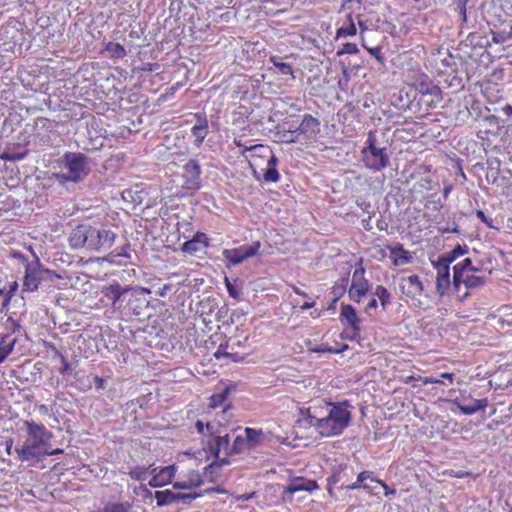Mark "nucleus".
<instances>
[{"label":"nucleus","instance_id":"nucleus-5","mask_svg":"<svg viewBox=\"0 0 512 512\" xmlns=\"http://www.w3.org/2000/svg\"><path fill=\"white\" fill-rule=\"evenodd\" d=\"M60 182H82L91 172L89 158L80 152H66L62 157Z\"/></svg>","mask_w":512,"mask_h":512},{"label":"nucleus","instance_id":"nucleus-61","mask_svg":"<svg viewBox=\"0 0 512 512\" xmlns=\"http://www.w3.org/2000/svg\"><path fill=\"white\" fill-rule=\"evenodd\" d=\"M378 306V302L375 298H372L369 303L367 304V306L365 307V311L366 312H369L371 309H376Z\"/></svg>","mask_w":512,"mask_h":512},{"label":"nucleus","instance_id":"nucleus-2","mask_svg":"<svg viewBox=\"0 0 512 512\" xmlns=\"http://www.w3.org/2000/svg\"><path fill=\"white\" fill-rule=\"evenodd\" d=\"M116 233L107 225H78L71 233L69 242L73 248L106 252L114 244Z\"/></svg>","mask_w":512,"mask_h":512},{"label":"nucleus","instance_id":"nucleus-44","mask_svg":"<svg viewBox=\"0 0 512 512\" xmlns=\"http://www.w3.org/2000/svg\"><path fill=\"white\" fill-rule=\"evenodd\" d=\"M358 52L359 49L355 43L347 42L343 44L342 49L337 52V55L341 56L343 54H356Z\"/></svg>","mask_w":512,"mask_h":512},{"label":"nucleus","instance_id":"nucleus-14","mask_svg":"<svg viewBox=\"0 0 512 512\" xmlns=\"http://www.w3.org/2000/svg\"><path fill=\"white\" fill-rule=\"evenodd\" d=\"M320 122L310 114H305L300 125L293 131H288L291 136L295 133L303 134L307 137L315 136L320 132Z\"/></svg>","mask_w":512,"mask_h":512},{"label":"nucleus","instance_id":"nucleus-4","mask_svg":"<svg viewBox=\"0 0 512 512\" xmlns=\"http://www.w3.org/2000/svg\"><path fill=\"white\" fill-rule=\"evenodd\" d=\"M364 166L374 172H379L390 165L387 147H380L376 130H370L363 148L360 151Z\"/></svg>","mask_w":512,"mask_h":512},{"label":"nucleus","instance_id":"nucleus-39","mask_svg":"<svg viewBox=\"0 0 512 512\" xmlns=\"http://www.w3.org/2000/svg\"><path fill=\"white\" fill-rule=\"evenodd\" d=\"M349 25L347 27H341L337 30V37L340 36H354L357 33L356 26L352 20V16H348Z\"/></svg>","mask_w":512,"mask_h":512},{"label":"nucleus","instance_id":"nucleus-37","mask_svg":"<svg viewBox=\"0 0 512 512\" xmlns=\"http://www.w3.org/2000/svg\"><path fill=\"white\" fill-rule=\"evenodd\" d=\"M231 389V386H226L221 393L213 395L211 397L210 407L216 408L221 405L227 399Z\"/></svg>","mask_w":512,"mask_h":512},{"label":"nucleus","instance_id":"nucleus-38","mask_svg":"<svg viewBox=\"0 0 512 512\" xmlns=\"http://www.w3.org/2000/svg\"><path fill=\"white\" fill-rule=\"evenodd\" d=\"M484 37H482L481 35H479L478 33L476 32H471L468 34V36L466 37V43L467 45H470L472 47H485L486 45H489V42L486 41V43H484Z\"/></svg>","mask_w":512,"mask_h":512},{"label":"nucleus","instance_id":"nucleus-24","mask_svg":"<svg viewBox=\"0 0 512 512\" xmlns=\"http://www.w3.org/2000/svg\"><path fill=\"white\" fill-rule=\"evenodd\" d=\"M408 284L407 296L415 297L423 292V284L417 275H410L405 279Z\"/></svg>","mask_w":512,"mask_h":512},{"label":"nucleus","instance_id":"nucleus-51","mask_svg":"<svg viewBox=\"0 0 512 512\" xmlns=\"http://www.w3.org/2000/svg\"><path fill=\"white\" fill-rule=\"evenodd\" d=\"M366 294L367 293L364 292L363 290H358V289H355L352 287H350V289L348 291V295H349L350 299L355 302H360L361 297Z\"/></svg>","mask_w":512,"mask_h":512},{"label":"nucleus","instance_id":"nucleus-55","mask_svg":"<svg viewBox=\"0 0 512 512\" xmlns=\"http://www.w3.org/2000/svg\"><path fill=\"white\" fill-rule=\"evenodd\" d=\"M56 353L61 358V363H62V367L59 369V373L62 374V375H65L66 373H68L70 371L71 365H70V363H68L65 360L63 355H61L58 351Z\"/></svg>","mask_w":512,"mask_h":512},{"label":"nucleus","instance_id":"nucleus-57","mask_svg":"<svg viewBox=\"0 0 512 512\" xmlns=\"http://www.w3.org/2000/svg\"><path fill=\"white\" fill-rule=\"evenodd\" d=\"M172 285L171 284H165L163 287L159 288L158 291H156V295L160 297H165L170 291H171Z\"/></svg>","mask_w":512,"mask_h":512},{"label":"nucleus","instance_id":"nucleus-36","mask_svg":"<svg viewBox=\"0 0 512 512\" xmlns=\"http://www.w3.org/2000/svg\"><path fill=\"white\" fill-rule=\"evenodd\" d=\"M228 347V345H223L221 344L217 351L214 353V357L216 359H220L221 357H227V358H231L233 362H239L243 359L242 356L238 355L237 353H231V352H227L226 351V348Z\"/></svg>","mask_w":512,"mask_h":512},{"label":"nucleus","instance_id":"nucleus-64","mask_svg":"<svg viewBox=\"0 0 512 512\" xmlns=\"http://www.w3.org/2000/svg\"><path fill=\"white\" fill-rule=\"evenodd\" d=\"M139 488L143 491V496L145 498L153 496L152 492L145 485L141 484Z\"/></svg>","mask_w":512,"mask_h":512},{"label":"nucleus","instance_id":"nucleus-40","mask_svg":"<svg viewBox=\"0 0 512 512\" xmlns=\"http://www.w3.org/2000/svg\"><path fill=\"white\" fill-rule=\"evenodd\" d=\"M129 476L137 481H144L148 477V469L145 467H134L130 470Z\"/></svg>","mask_w":512,"mask_h":512},{"label":"nucleus","instance_id":"nucleus-32","mask_svg":"<svg viewBox=\"0 0 512 512\" xmlns=\"http://www.w3.org/2000/svg\"><path fill=\"white\" fill-rule=\"evenodd\" d=\"M16 343V338L12 337L10 334H6L0 339V352L4 354V356H8Z\"/></svg>","mask_w":512,"mask_h":512},{"label":"nucleus","instance_id":"nucleus-7","mask_svg":"<svg viewBox=\"0 0 512 512\" xmlns=\"http://www.w3.org/2000/svg\"><path fill=\"white\" fill-rule=\"evenodd\" d=\"M53 272L40 266L38 258L32 263L25 265V276L23 287L25 291H36L42 281L49 280Z\"/></svg>","mask_w":512,"mask_h":512},{"label":"nucleus","instance_id":"nucleus-33","mask_svg":"<svg viewBox=\"0 0 512 512\" xmlns=\"http://www.w3.org/2000/svg\"><path fill=\"white\" fill-rule=\"evenodd\" d=\"M467 273L462 270V267L454 265L453 266V286L455 290H459L461 285H465V276Z\"/></svg>","mask_w":512,"mask_h":512},{"label":"nucleus","instance_id":"nucleus-19","mask_svg":"<svg viewBox=\"0 0 512 512\" xmlns=\"http://www.w3.org/2000/svg\"><path fill=\"white\" fill-rule=\"evenodd\" d=\"M229 441L230 439L228 434L225 436L216 435L213 439L208 441L207 449L214 457H218L222 450L224 452L230 451L231 446L229 445Z\"/></svg>","mask_w":512,"mask_h":512},{"label":"nucleus","instance_id":"nucleus-3","mask_svg":"<svg viewBox=\"0 0 512 512\" xmlns=\"http://www.w3.org/2000/svg\"><path fill=\"white\" fill-rule=\"evenodd\" d=\"M26 425L28 438L16 452L22 461L39 460L43 456L42 447L49 443L52 433L43 424L27 421Z\"/></svg>","mask_w":512,"mask_h":512},{"label":"nucleus","instance_id":"nucleus-52","mask_svg":"<svg viewBox=\"0 0 512 512\" xmlns=\"http://www.w3.org/2000/svg\"><path fill=\"white\" fill-rule=\"evenodd\" d=\"M476 216L483 222L485 223L489 228H496L494 225H493V219L492 218H488L486 217L485 213L482 211V210H477L476 211Z\"/></svg>","mask_w":512,"mask_h":512},{"label":"nucleus","instance_id":"nucleus-29","mask_svg":"<svg viewBox=\"0 0 512 512\" xmlns=\"http://www.w3.org/2000/svg\"><path fill=\"white\" fill-rule=\"evenodd\" d=\"M487 277L467 274L465 276V287L467 289H480L485 286Z\"/></svg>","mask_w":512,"mask_h":512},{"label":"nucleus","instance_id":"nucleus-27","mask_svg":"<svg viewBox=\"0 0 512 512\" xmlns=\"http://www.w3.org/2000/svg\"><path fill=\"white\" fill-rule=\"evenodd\" d=\"M222 254L223 257L228 260L231 265H238L245 261L243 256V248L224 249Z\"/></svg>","mask_w":512,"mask_h":512},{"label":"nucleus","instance_id":"nucleus-60","mask_svg":"<svg viewBox=\"0 0 512 512\" xmlns=\"http://www.w3.org/2000/svg\"><path fill=\"white\" fill-rule=\"evenodd\" d=\"M195 427L197 429V432L201 435L205 434V425L201 420H197L195 423Z\"/></svg>","mask_w":512,"mask_h":512},{"label":"nucleus","instance_id":"nucleus-9","mask_svg":"<svg viewBox=\"0 0 512 512\" xmlns=\"http://www.w3.org/2000/svg\"><path fill=\"white\" fill-rule=\"evenodd\" d=\"M199 496H201V493H176L169 489L154 493L158 507L168 506L173 503L189 504L192 499H196Z\"/></svg>","mask_w":512,"mask_h":512},{"label":"nucleus","instance_id":"nucleus-59","mask_svg":"<svg viewBox=\"0 0 512 512\" xmlns=\"http://www.w3.org/2000/svg\"><path fill=\"white\" fill-rule=\"evenodd\" d=\"M105 380L99 376H94V384L98 389H104Z\"/></svg>","mask_w":512,"mask_h":512},{"label":"nucleus","instance_id":"nucleus-16","mask_svg":"<svg viewBox=\"0 0 512 512\" xmlns=\"http://www.w3.org/2000/svg\"><path fill=\"white\" fill-rule=\"evenodd\" d=\"M197 123L191 128V134L195 138L194 145L200 147L208 134V120L205 115L196 114Z\"/></svg>","mask_w":512,"mask_h":512},{"label":"nucleus","instance_id":"nucleus-41","mask_svg":"<svg viewBox=\"0 0 512 512\" xmlns=\"http://www.w3.org/2000/svg\"><path fill=\"white\" fill-rule=\"evenodd\" d=\"M260 242L256 241L253 242L250 246H241L240 248H243V256L246 259L253 257L258 254V251L260 249Z\"/></svg>","mask_w":512,"mask_h":512},{"label":"nucleus","instance_id":"nucleus-35","mask_svg":"<svg viewBox=\"0 0 512 512\" xmlns=\"http://www.w3.org/2000/svg\"><path fill=\"white\" fill-rule=\"evenodd\" d=\"M468 252V248L466 245L461 246L460 244H457L451 251L444 253L446 256L447 262H454L458 257L466 254Z\"/></svg>","mask_w":512,"mask_h":512},{"label":"nucleus","instance_id":"nucleus-47","mask_svg":"<svg viewBox=\"0 0 512 512\" xmlns=\"http://www.w3.org/2000/svg\"><path fill=\"white\" fill-rule=\"evenodd\" d=\"M230 456L231 455H227V452H225L224 457H220V454H219L218 457H215L216 460L213 463H211L209 466H207L206 469H214L215 467H221V466L230 464V461H229Z\"/></svg>","mask_w":512,"mask_h":512},{"label":"nucleus","instance_id":"nucleus-10","mask_svg":"<svg viewBox=\"0 0 512 512\" xmlns=\"http://www.w3.org/2000/svg\"><path fill=\"white\" fill-rule=\"evenodd\" d=\"M202 169L198 160L190 159L183 165V178L185 187L189 190H198L201 187Z\"/></svg>","mask_w":512,"mask_h":512},{"label":"nucleus","instance_id":"nucleus-20","mask_svg":"<svg viewBox=\"0 0 512 512\" xmlns=\"http://www.w3.org/2000/svg\"><path fill=\"white\" fill-rule=\"evenodd\" d=\"M373 474H374L373 471H369V470L362 471L358 474L357 481L352 484L346 485L345 488L347 490H355V489L363 488V489L367 490L368 492L372 493L374 490V487L369 486V483H367L366 481L369 480L370 482H375L376 479L373 477Z\"/></svg>","mask_w":512,"mask_h":512},{"label":"nucleus","instance_id":"nucleus-18","mask_svg":"<svg viewBox=\"0 0 512 512\" xmlns=\"http://www.w3.org/2000/svg\"><path fill=\"white\" fill-rule=\"evenodd\" d=\"M341 321H346V323L355 331V334H360V322L361 319L357 315V312L354 307L349 304L341 305L340 312Z\"/></svg>","mask_w":512,"mask_h":512},{"label":"nucleus","instance_id":"nucleus-63","mask_svg":"<svg viewBox=\"0 0 512 512\" xmlns=\"http://www.w3.org/2000/svg\"><path fill=\"white\" fill-rule=\"evenodd\" d=\"M205 430L207 431V433L210 435V436H216V430H215V427L211 424V423H207L205 425Z\"/></svg>","mask_w":512,"mask_h":512},{"label":"nucleus","instance_id":"nucleus-12","mask_svg":"<svg viewBox=\"0 0 512 512\" xmlns=\"http://www.w3.org/2000/svg\"><path fill=\"white\" fill-rule=\"evenodd\" d=\"M208 238L205 233L197 232L192 239L185 241L180 250L183 253L189 255L198 256L201 253H205V249L208 247Z\"/></svg>","mask_w":512,"mask_h":512},{"label":"nucleus","instance_id":"nucleus-22","mask_svg":"<svg viewBox=\"0 0 512 512\" xmlns=\"http://www.w3.org/2000/svg\"><path fill=\"white\" fill-rule=\"evenodd\" d=\"M203 484V479L201 475L197 471H191L188 475V479L186 481L180 482H174L173 488L174 489H191L195 487H199Z\"/></svg>","mask_w":512,"mask_h":512},{"label":"nucleus","instance_id":"nucleus-45","mask_svg":"<svg viewBox=\"0 0 512 512\" xmlns=\"http://www.w3.org/2000/svg\"><path fill=\"white\" fill-rule=\"evenodd\" d=\"M225 285L230 297L236 300L240 299L241 293L239 289L233 283H231L227 277L225 278Z\"/></svg>","mask_w":512,"mask_h":512},{"label":"nucleus","instance_id":"nucleus-13","mask_svg":"<svg viewBox=\"0 0 512 512\" xmlns=\"http://www.w3.org/2000/svg\"><path fill=\"white\" fill-rule=\"evenodd\" d=\"M131 288H123L120 284H111L105 288V296L112 301L115 310L120 311Z\"/></svg>","mask_w":512,"mask_h":512},{"label":"nucleus","instance_id":"nucleus-50","mask_svg":"<svg viewBox=\"0 0 512 512\" xmlns=\"http://www.w3.org/2000/svg\"><path fill=\"white\" fill-rule=\"evenodd\" d=\"M367 51L373 56L375 57V59L383 64L384 61H385V58L382 54V48L380 46H377V47H374V48H367Z\"/></svg>","mask_w":512,"mask_h":512},{"label":"nucleus","instance_id":"nucleus-46","mask_svg":"<svg viewBox=\"0 0 512 512\" xmlns=\"http://www.w3.org/2000/svg\"><path fill=\"white\" fill-rule=\"evenodd\" d=\"M457 266L462 267V270L465 271L467 274L469 272H479L480 269L473 266L472 260L470 258H465L463 261L456 264Z\"/></svg>","mask_w":512,"mask_h":512},{"label":"nucleus","instance_id":"nucleus-11","mask_svg":"<svg viewBox=\"0 0 512 512\" xmlns=\"http://www.w3.org/2000/svg\"><path fill=\"white\" fill-rule=\"evenodd\" d=\"M246 151H267L271 155L269 159L267 160V168L265 169L263 178L265 182H273L276 183L280 179V174L277 170V164H278V158L272 154V152L268 149V147H265L263 145H254L251 147H245L242 154H244Z\"/></svg>","mask_w":512,"mask_h":512},{"label":"nucleus","instance_id":"nucleus-48","mask_svg":"<svg viewBox=\"0 0 512 512\" xmlns=\"http://www.w3.org/2000/svg\"><path fill=\"white\" fill-rule=\"evenodd\" d=\"M311 351L314 353H319V354L320 353H332V354H340L341 353V350H336V349L332 348L331 346H329L328 344H321L320 346L311 349Z\"/></svg>","mask_w":512,"mask_h":512},{"label":"nucleus","instance_id":"nucleus-28","mask_svg":"<svg viewBox=\"0 0 512 512\" xmlns=\"http://www.w3.org/2000/svg\"><path fill=\"white\" fill-rule=\"evenodd\" d=\"M373 296L378 297L382 309L387 310L388 306L391 304V293L382 285H378L373 291Z\"/></svg>","mask_w":512,"mask_h":512},{"label":"nucleus","instance_id":"nucleus-43","mask_svg":"<svg viewBox=\"0 0 512 512\" xmlns=\"http://www.w3.org/2000/svg\"><path fill=\"white\" fill-rule=\"evenodd\" d=\"M469 0H456V11L461 16L462 24L467 22V3Z\"/></svg>","mask_w":512,"mask_h":512},{"label":"nucleus","instance_id":"nucleus-30","mask_svg":"<svg viewBox=\"0 0 512 512\" xmlns=\"http://www.w3.org/2000/svg\"><path fill=\"white\" fill-rule=\"evenodd\" d=\"M105 51L111 58L115 59H123L126 56V50L124 46L115 42H109L105 47Z\"/></svg>","mask_w":512,"mask_h":512},{"label":"nucleus","instance_id":"nucleus-6","mask_svg":"<svg viewBox=\"0 0 512 512\" xmlns=\"http://www.w3.org/2000/svg\"><path fill=\"white\" fill-rule=\"evenodd\" d=\"M149 291L146 289L132 288L129 291L120 312L124 316L146 317L149 316L147 311L149 309V301L145 298L144 294Z\"/></svg>","mask_w":512,"mask_h":512},{"label":"nucleus","instance_id":"nucleus-26","mask_svg":"<svg viewBox=\"0 0 512 512\" xmlns=\"http://www.w3.org/2000/svg\"><path fill=\"white\" fill-rule=\"evenodd\" d=\"M351 287L358 289V290H363L366 293L369 291V283L364 278V269L363 268L356 269L354 271Z\"/></svg>","mask_w":512,"mask_h":512},{"label":"nucleus","instance_id":"nucleus-56","mask_svg":"<svg viewBox=\"0 0 512 512\" xmlns=\"http://www.w3.org/2000/svg\"><path fill=\"white\" fill-rule=\"evenodd\" d=\"M360 336V334H355V331L353 329H351V332H342L341 333V338L342 339H347V340H356L358 337Z\"/></svg>","mask_w":512,"mask_h":512},{"label":"nucleus","instance_id":"nucleus-58","mask_svg":"<svg viewBox=\"0 0 512 512\" xmlns=\"http://www.w3.org/2000/svg\"><path fill=\"white\" fill-rule=\"evenodd\" d=\"M424 384H444L441 379L435 377H426L423 381Z\"/></svg>","mask_w":512,"mask_h":512},{"label":"nucleus","instance_id":"nucleus-31","mask_svg":"<svg viewBox=\"0 0 512 512\" xmlns=\"http://www.w3.org/2000/svg\"><path fill=\"white\" fill-rule=\"evenodd\" d=\"M246 448H248V442L246 440V437L238 435L234 439V441L230 447V451L227 452V455L241 454Z\"/></svg>","mask_w":512,"mask_h":512},{"label":"nucleus","instance_id":"nucleus-49","mask_svg":"<svg viewBox=\"0 0 512 512\" xmlns=\"http://www.w3.org/2000/svg\"><path fill=\"white\" fill-rule=\"evenodd\" d=\"M446 256L444 254L440 255L437 261L433 262V266L437 269V271H441L442 269L450 270V262L445 261Z\"/></svg>","mask_w":512,"mask_h":512},{"label":"nucleus","instance_id":"nucleus-23","mask_svg":"<svg viewBox=\"0 0 512 512\" xmlns=\"http://www.w3.org/2000/svg\"><path fill=\"white\" fill-rule=\"evenodd\" d=\"M487 399H472L468 403L459 405L460 411L465 415H472L487 406Z\"/></svg>","mask_w":512,"mask_h":512},{"label":"nucleus","instance_id":"nucleus-53","mask_svg":"<svg viewBox=\"0 0 512 512\" xmlns=\"http://www.w3.org/2000/svg\"><path fill=\"white\" fill-rule=\"evenodd\" d=\"M375 483L376 484H379L381 485L383 488H384V495L386 497H389V496H392V495H396L397 491L396 489L394 488H390L385 482H383L382 480H375Z\"/></svg>","mask_w":512,"mask_h":512},{"label":"nucleus","instance_id":"nucleus-42","mask_svg":"<svg viewBox=\"0 0 512 512\" xmlns=\"http://www.w3.org/2000/svg\"><path fill=\"white\" fill-rule=\"evenodd\" d=\"M28 155V151L23 152H4L2 155V159L8 160V161H20L26 158Z\"/></svg>","mask_w":512,"mask_h":512},{"label":"nucleus","instance_id":"nucleus-1","mask_svg":"<svg viewBox=\"0 0 512 512\" xmlns=\"http://www.w3.org/2000/svg\"><path fill=\"white\" fill-rule=\"evenodd\" d=\"M347 400L337 403H326L327 414L319 417L316 408H309L307 420L310 426L316 428L322 437L340 435L350 424L352 415Z\"/></svg>","mask_w":512,"mask_h":512},{"label":"nucleus","instance_id":"nucleus-21","mask_svg":"<svg viewBox=\"0 0 512 512\" xmlns=\"http://www.w3.org/2000/svg\"><path fill=\"white\" fill-rule=\"evenodd\" d=\"M244 432L248 442V449L255 448L267 439L265 433L261 429L246 427Z\"/></svg>","mask_w":512,"mask_h":512},{"label":"nucleus","instance_id":"nucleus-54","mask_svg":"<svg viewBox=\"0 0 512 512\" xmlns=\"http://www.w3.org/2000/svg\"><path fill=\"white\" fill-rule=\"evenodd\" d=\"M104 512H129L128 508L121 503L113 504L111 507H107Z\"/></svg>","mask_w":512,"mask_h":512},{"label":"nucleus","instance_id":"nucleus-62","mask_svg":"<svg viewBox=\"0 0 512 512\" xmlns=\"http://www.w3.org/2000/svg\"><path fill=\"white\" fill-rule=\"evenodd\" d=\"M453 377H454L453 373L444 372L440 375L439 379H441L443 382L445 381V379H447V380H449L450 383H452Z\"/></svg>","mask_w":512,"mask_h":512},{"label":"nucleus","instance_id":"nucleus-8","mask_svg":"<svg viewBox=\"0 0 512 512\" xmlns=\"http://www.w3.org/2000/svg\"><path fill=\"white\" fill-rule=\"evenodd\" d=\"M319 489V485L316 480L306 479L304 477H294L290 483L284 487L282 492V499L284 502H292L293 495L297 492H309Z\"/></svg>","mask_w":512,"mask_h":512},{"label":"nucleus","instance_id":"nucleus-25","mask_svg":"<svg viewBox=\"0 0 512 512\" xmlns=\"http://www.w3.org/2000/svg\"><path fill=\"white\" fill-rule=\"evenodd\" d=\"M450 287V270L442 269L437 273L436 290L440 295H444Z\"/></svg>","mask_w":512,"mask_h":512},{"label":"nucleus","instance_id":"nucleus-15","mask_svg":"<svg viewBox=\"0 0 512 512\" xmlns=\"http://www.w3.org/2000/svg\"><path fill=\"white\" fill-rule=\"evenodd\" d=\"M176 466L170 465L163 468H160L157 475H154L149 481V486L153 488L164 487L170 483H172L173 478L175 477Z\"/></svg>","mask_w":512,"mask_h":512},{"label":"nucleus","instance_id":"nucleus-17","mask_svg":"<svg viewBox=\"0 0 512 512\" xmlns=\"http://www.w3.org/2000/svg\"><path fill=\"white\" fill-rule=\"evenodd\" d=\"M387 249L390 252V257L394 266L405 265L412 261L411 254L409 251L404 249V246L401 243L387 245Z\"/></svg>","mask_w":512,"mask_h":512},{"label":"nucleus","instance_id":"nucleus-34","mask_svg":"<svg viewBox=\"0 0 512 512\" xmlns=\"http://www.w3.org/2000/svg\"><path fill=\"white\" fill-rule=\"evenodd\" d=\"M270 62L276 67L279 69L280 73L283 74V75H292V77L294 78V75H293V68L290 64L288 63H285V62H282L279 57L277 56H271L270 57Z\"/></svg>","mask_w":512,"mask_h":512}]
</instances>
